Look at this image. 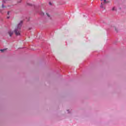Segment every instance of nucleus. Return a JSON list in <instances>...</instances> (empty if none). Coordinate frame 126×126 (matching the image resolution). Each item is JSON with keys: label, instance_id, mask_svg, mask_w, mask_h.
Listing matches in <instances>:
<instances>
[{"label": "nucleus", "instance_id": "1a4fd4ad", "mask_svg": "<svg viewBox=\"0 0 126 126\" xmlns=\"http://www.w3.org/2000/svg\"><path fill=\"white\" fill-rule=\"evenodd\" d=\"M7 14L8 15H9V12H8Z\"/></svg>", "mask_w": 126, "mask_h": 126}, {"label": "nucleus", "instance_id": "7ed1b4c3", "mask_svg": "<svg viewBox=\"0 0 126 126\" xmlns=\"http://www.w3.org/2000/svg\"><path fill=\"white\" fill-rule=\"evenodd\" d=\"M107 0H104V3H107Z\"/></svg>", "mask_w": 126, "mask_h": 126}, {"label": "nucleus", "instance_id": "39448f33", "mask_svg": "<svg viewBox=\"0 0 126 126\" xmlns=\"http://www.w3.org/2000/svg\"><path fill=\"white\" fill-rule=\"evenodd\" d=\"M100 7L103 8V3H101V5L100 6Z\"/></svg>", "mask_w": 126, "mask_h": 126}, {"label": "nucleus", "instance_id": "423d86ee", "mask_svg": "<svg viewBox=\"0 0 126 126\" xmlns=\"http://www.w3.org/2000/svg\"><path fill=\"white\" fill-rule=\"evenodd\" d=\"M2 8H4V7H5V6H4V5H3V4H2Z\"/></svg>", "mask_w": 126, "mask_h": 126}, {"label": "nucleus", "instance_id": "6e6552de", "mask_svg": "<svg viewBox=\"0 0 126 126\" xmlns=\"http://www.w3.org/2000/svg\"><path fill=\"white\" fill-rule=\"evenodd\" d=\"M46 14H47V16H48V17H50V16L47 13Z\"/></svg>", "mask_w": 126, "mask_h": 126}, {"label": "nucleus", "instance_id": "9d476101", "mask_svg": "<svg viewBox=\"0 0 126 126\" xmlns=\"http://www.w3.org/2000/svg\"><path fill=\"white\" fill-rule=\"evenodd\" d=\"M112 10H115V8H113Z\"/></svg>", "mask_w": 126, "mask_h": 126}, {"label": "nucleus", "instance_id": "20e7f679", "mask_svg": "<svg viewBox=\"0 0 126 126\" xmlns=\"http://www.w3.org/2000/svg\"><path fill=\"white\" fill-rule=\"evenodd\" d=\"M1 52H4V51H5V49H2V50H0Z\"/></svg>", "mask_w": 126, "mask_h": 126}, {"label": "nucleus", "instance_id": "f03ea898", "mask_svg": "<svg viewBox=\"0 0 126 126\" xmlns=\"http://www.w3.org/2000/svg\"><path fill=\"white\" fill-rule=\"evenodd\" d=\"M9 36L10 37H11V36H12V35H13V32L11 31H10L8 32Z\"/></svg>", "mask_w": 126, "mask_h": 126}, {"label": "nucleus", "instance_id": "9b49d317", "mask_svg": "<svg viewBox=\"0 0 126 126\" xmlns=\"http://www.w3.org/2000/svg\"><path fill=\"white\" fill-rule=\"evenodd\" d=\"M7 18L8 19H9V17L8 16V17H7Z\"/></svg>", "mask_w": 126, "mask_h": 126}, {"label": "nucleus", "instance_id": "0eeeda50", "mask_svg": "<svg viewBox=\"0 0 126 126\" xmlns=\"http://www.w3.org/2000/svg\"><path fill=\"white\" fill-rule=\"evenodd\" d=\"M49 4H50V5H52V3H51V2H49Z\"/></svg>", "mask_w": 126, "mask_h": 126}, {"label": "nucleus", "instance_id": "f257e3e1", "mask_svg": "<svg viewBox=\"0 0 126 126\" xmlns=\"http://www.w3.org/2000/svg\"><path fill=\"white\" fill-rule=\"evenodd\" d=\"M23 21H21L20 23L18 25V26H16L14 32L16 36H20L21 33V26H22Z\"/></svg>", "mask_w": 126, "mask_h": 126}]
</instances>
